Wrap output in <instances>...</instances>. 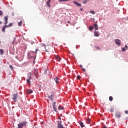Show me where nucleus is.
Segmentation results:
<instances>
[{
  "instance_id": "obj_25",
  "label": "nucleus",
  "mask_w": 128,
  "mask_h": 128,
  "mask_svg": "<svg viewBox=\"0 0 128 128\" xmlns=\"http://www.w3.org/2000/svg\"><path fill=\"white\" fill-rule=\"evenodd\" d=\"M30 80H32L30 79L27 80V82L28 84H30Z\"/></svg>"
},
{
  "instance_id": "obj_13",
  "label": "nucleus",
  "mask_w": 128,
  "mask_h": 128,
  "mask_svg": "<svg viewBox=\"0 0 128 128\" xmlns=\"http://www.w3.org/2000/svg\"><path fill=\"white\" fill-rule=\"evenodd\" d=\"M74 4H76V6H80V3H78L76 1L74 2Z\"/></svg>"
},
{
  "instance_id": "obj_31",
  "label": "nucleus",
  "mask_w": 128,
  "mask_h": 128,
  "mask_svg": "<svg viewBox=\"0 0 128 128\" xmlns=\"http://www.w3.org/2000/svg\"><path fill=\"white\" fill-rule=\"evenodd\" d=\"M77 78H78V80H80V76H77Z\"/></svg>"
},
{
  "instance_id": "obj_14",
  "label": "nucleus",
  "mask_w": 128,
  "mask_h": 128,
  "mask_svg": "<svg viewBox=\"0 0 128 128\" xmlns=\"http://www.w3.org/2000/svg\"><path fill=\"white\" fill-rule=\"evenodd\" d=\"M81 128H86L85 124L82 122H81Z\"/></svg>"
},
{
  "instance_id": "obj_37",
  "label": "nucleus",
  "mask_w": 128,
  "mask_h": 128,
  "mask_svg": "<svg viewBox=\"0 0 128 128\" xmlns=\"http://www.w3.org/2000/svg\"><path fill=\"white\" fill-rule=\"evenodd\" d=\"M96 48L97 49V50H100V47H96Z\"/></svg>"
},
{
  "instance_id": "obj_48",
  "label": "nucleus",
  "mask_w": 128,
  "mask_h": 128,
  "mask_svg": "<svg viewBox=\"0 0 128 128\" xmlns=\"http://www.w3.org/2000/svg\"><path fill=\"white\" fill-rule=\"evenodd\" d=\"M2 43V42L0 41V44H1Z\"/></svg>"
},
{
  "instance_id": "obj_9",
  "label": "nucleus",
  "mask_w": 128,
  "mask_h": 128,
  "mask_svg": "<svg viewBox=\"0 0 128 128\" xmlns=\"http://www.w3.org/2000/svg\"><path fill=\"white\" fill-rule=\"evenodd\" d=\"M94 28L95 29V32H96V30H98V24H94Z\"/></svg>"
},
{
  "instance_id": "obj_28",
  "label": "nucleus",
  "mask_w": 128,
  "mask_h": 128,
  "mask_svg": "<svg viewBox=\"0 0 128 128\" xmlns=\"http://www.w3.org/2000/svg\"><path fill=\"white\" fill-rule=\"evenodd\" d=\"M58 109L60 110H64V108L63 107H59Z\"/></svg>"
},
{
  "instance_id": "obj_46",
  "label": "nucleus",
  "mask_w": 128,
  "mask_h": 128,
  "mask_svg": "<svg viewBox=\"0 0 128 128\" xmlns=\"http://www.w3.org/2000/svg\"><path fill=\"white\" fill-rule=\"evenodd\" d=\"M68 24H70V22H68Z\"/></svg>"
},
{
  "instance_id": "obj_19",
  "label": "nucleus",
  "mask_w": 128,
  "mask_h": 128,
  "mask_svg": "<svg viewBox=\"0 0 128 128\" xmlns=\"http://www.w3.org/2000/svg\"><path fill=\"white\" fill-rule=\"evenodd\" d=\"M56 60H58L59 62H60V60H62L58 56H56Z\"/></svg>"
},
{
  "instance_id": "obj_8",
  "label": "nucleus",
  "mask_w": 128,
  "mask_h": 128,
  "mask_svg": "<svg viewBox=\"0 0 128 128\" xmlns=\"http://www.w3.org/2000/svg\"><path fill=\"white\" fill-rule=\"evenodd\" d=\"M50 2H52L51 0H48L46 4L47 6L49 8H50Z\"/></svg>"
},
{
  "instance_id": "obj_27",
  "label": "nucleus",
  "mask_w": 128,
  "mask_h": 128,
  "mask_svg": "<svg viewBox=\"0 0 128 128\" xmlns=\"http://www.w3.org/2000/svg\"><path fill=\"white\" fill-rule=\"evenodd\" d=\"M10 68H11V70H14V67H12V65L10 66Z\"/></svg>"
},
{
  "instance_id": "obj_35",
  "label": "nucleus",
  "mask_w": 128,
  "mask_h": 128,
  "mask_svg": "<svg viewBox=\"0 0 128 128\" xmlns=\"http://www.w3.org/2000/svg\"><path fill=\"white\" fill-rule=\"evenodd\" d=\"M82 70L84 71V72H86V69H85V68H83Z\"/></svg>"
},
{
  "instance_id": "obj_47",
  "label": "nucleus",
  "mask_w": 128,
  "mask_h": 128,
  "mask_svg": "<svg viewBox=\"0 0 128 128\" xmlns=\"http://www.w3.org/2000/svg\"><path fill=\"white\" fill-rule=\"evenodd\" d=\"M82 65H81V68H82Z\"/></svg>"
},
{
  "instance_id": "obj_30",
  "label": "nucleus",
  "mask_w": 128,
  "mask_h": 128,
  "mask_svg": "<svg viewBox=\"0 0 128 128\" xmlns=\"http://www.w3.org/2000/svg\"><path fill=\"white\" fill-rule=\"evenodd\" d=\"M110 112H114V108H110Z\"/></svg>"
},
{
  "instance_id": "obj_36",
  "label": "nucleus",
  "mask_w": 128,
  "mask_h": 128,
  "mask_svg": "<svg viewBox=\"0 0 128 128\" xmlns=\"http://www.w3.org/2000/svg\"><path fill=\"white\" fill-rule=\"evenodd\" d=\"M59 2H64V0H60Z\"/></svg>"
},
{
  "instance_id": "obj_44",
  "label": "nucleus",
  "mask_w": 128,
  "mask_h": 128,
  "mask_svg": "<svg viewBox=\"0 0 128 128\" xmlns=\"http://www.w3.org/2000/svg\"><path fill=\"white\" fill-rule=\"evenodd\" d=\"M79 122V124H80V122Z\"/></svg>"
},
{
  "instance_id": "obj_5",
  "label": "nucleus",
  "mask_w": 128,
  "mask_h": 128,
  "mask_svg": "<svg viewBox=\"0 0 128 128\" xmlns=\"http://www.w3.org/2000/svg\"><path fill=\"white\" fill-rule=\"evenodd\" d=\"M56 102H54L52 104L53 108L56 112H58V109H56Z\"/></svg>"
},
{
  "instance_id": "obj_21",
  "label": "nucleus",
  "mask_w": 128,
  "mask_h": 128,
  "mask_svg": "<svg viewBox=\"0 0 128 128\" xmlns=\"http://www.w3.org/2000/svg\"><path fill=\"white\" fill-rule=\"evenodd\" d=\"M13 24L12 23H10V24H9L8 26H7V28H12V26Z\"/></svg>"
},
{
  "instance_id": "obj_12",
  "label": "nucleus",
  "mask_w": 128,
  "mask_h": 128,
  "mask_svg": "<svg viewBox=\"0 0 128 128\" xmlns=\"http://www.w3.org/2000/svg\"><path fill=\"white\" fill-rule=\"evenodd\" d=\"M94 34V36H96V37H99L100 36V34L97 31L95 32Z\"/></svg>"
},
{
  "instance_id": "obj_4",
  "label": "nucleus",
  "mask_w": 128,
  "mask_h": 128,
  "mask_svg": "<svg viewBox=\"0 0 128 128\" xmlns=\"http://www.w3.org/2000/svg\"><path fill=\"white\" fill-rule=\"evenodd\" d=\"M14 98H13V100L14 101V102H16V100H18V94H14L13 96Z\"/></svg>"
},
{
  "instance_id": "obj_45",
  "label": "nucleus",
  "mask_w": 128,
  "mask_h": 128,
  "mask_svg": "<svg viewBox=\"0 0 128 128\" xmlns=\"http://www.w3.org/2000/svg\"><path fill=\"white\" fill-rule=\"evenodd\" d=\"M82 10H83V9H82V8H81V11H82Z\"/></svg>"
},
{
  "instance_id": "obj_22",
  "label": "nucleus",
  "mask_w": 128,
  "mask_h": 128,
  "mask_svg": "<svg viewBox=\"0 0 128 128\" xmlns=\"http://www.w3.org/2000/svg\"><path fill=\"white\" fill-rule=\"evenodd\" d=\"M0 53L1 55L2 56V54H4V50H2L0 49Z\"/></svg>"
},
{
  "instance_id": "obj_7",
  "label": "nucleus",
  "mask_w": 128,
  "mask_h": 128,
  "mask_svg": "<svg viewBox=\"0 0 128 128\" xmlns=\"http://www.w3.org/2000/svg\"><path fill=\"white\" fill-rule=\"evenodd\" d=\"M115 42L117 45H121L122 41L119 39H116V40H115Z\"/></svg>"
},
{
  "instance_id": "obj_43",
  "label": "nucleus",
  "mask_w": 128,
  "mask_h": 128,
  "mask_svg": "<svg viewBox=\"0 0 128 128\" xmlns=\"http://www.w3.org/2000/svg\"><path fill=\"white\" fill-rule=\"evenodd\" d=\"M59 120H62V118H60V117H59Z\"/></svg>"
},
{
  "instance_id": "obj_41",
  "label": "nucleus",
  "mask_w": 128,
  "mask_h": 128,
  "mask_svg": "<svg viewBox=\"0 0 128 128\" xmlns=\"http://www.w3.org/2000/svg\"><path fill=\"white\" fill-rule=\"evenodd\" d=\"M1 24H2V22H0V26Z\"/></svg>"
},
{
  "instance_id": "obj_34",
  "label": "nucleus",
  "mask_w": 128,
  "mask_h": 128,
  "mask_svg": "<svg viewBox=\"0 0 128 128\" xmlns=\"http://www.w3.org/2000/svg\"><path fill=\"white\" fill-rule=\"evenodd\" d=\"M40 50H38V49L36 50V54H38V52Z\"/></svg>"
},
{
  "instance_id": "obj_16",
  "label": "nucleus",
  "mask_w": 128,
  "mask_h": 128,
  "mask_svg": "<svg viewBox=\"0 0 128 128\" xmlns=\"http://www.w3.org/2000/svg\"><path fill=\"white\" fill-rule=\"evenodd\" d=\"M27 94H32V90H27Z\"/></svg>"
},
{
  "instance_id": "obj_42",
  "label": "nucleus",
  "mask_w": 128,
  "mask_h": 128,
  "mask_svg": "<svg viewBox=\"0 0 128 128\" xmlns=\"http://www.w3.org/2000/svg\"><path fill=\"white\" fill-rule=\"evenodd\" d=\"M70 0H64V2H68Z\"/></svg>"
},
{
  "instance_id": "obj_1",
  "label": "nucleus",
  "mask_w": 128,
  "mask_h": 128,
  "mask_svg": "<svg viewBox=\"0 0 128 128\" xmlns=\"http://www.w3.org/2000/svg\"><path fill=\"white\" fill-rule=\"evenodd\" d=\"M28 124V122H20L18 124V128H22Z\"/></svg>"
},
{
  "instance_id": "obj_10",
  "label": "nucleus",
  "mask_w": 128,
  "mask_h": 128,
  "mask_svg": "<svg viewBox=\"0 0 128 128\" xmlns=\"http://www.w3.org/2000/svg\"><path fill=\"white\" fill-rule=\"evenodd\" d=\"M54 80L57 84H60V81L58 80H59L58 77H56V78H54Z\"/></svg>"
},
{
  "instance_id": "obj_17",
  "label": "nucleus",
  "mask_w": 128,
  "mask_h": 128,
  "mask_svg": "<svg viewBox=\"0 0 128 128\" xmlns=\"http://www.w3.org/2000/svg\"><path fill=\"white\" fill-rule=\"evenodd\" d=\"M53 96H48V98H50V100H52V102H54V99H52Z\"/></svg>"
},
{
  "instance_id": "obj_11",
  "label": "nucleus",
  "mask_w": 128,
  "mask_h": 128,
  "mask_svg": "<svg viewBox=\"0 0 128 128\" xmlns=\"http://www.w3.org/2000/svg\"><path fill=\"white\" fill-rule=\"evenodd\" d=\"M6 28H8V26L7 25H5L2 29V32H6Z\"/></svg>"
},
{
  "instance_id": "obj_6",
  "label": "nucleus",
  "mask_w": 128,
  "mask_h": 128,
  "mask_svg": "<svg viewBox=\"0 0 128 128\" xmlns=\"http://www.w3.org/2000/svg\"><path fill=\"white\" fill-rule=\"evenodd\" d=\"M4 18V20H5L4 24H5V26H7L8 22V16H5Z\"/></svg>"
},
{
  "instance_id": "obj_40",
  "label": "nucleus",
  "mask_w": 128,
  "mask_h": 128,
  "mask_svg": "<svg viewBox=\"0 0 128 128\" xmlns=\"http://www.w3.org/2000/svg\"><path fill=\"white\" fill-rule=\"evenodd\" d=\"M103 128H108L107 126H104L103 127Z\"/></svg>"
},
{
  "instance_id": "obj_15",
  "label": "nucleus",
  "mask_w": 128,
  "mask_h": 128,
  "mask_svg": "<svg viewBox=\"0 0 128 128\" xmlns=\"http://www.w3.org/2000/svg\"><path fill=\"white\" fill-rule=\"evenodd\" d=\"M28 80H32V73H29L28 74Z\"/></svg>"
},
{
  "instance_id": "obj_20",
  "label": "nucleus",
  "mask_w": 128,
  "mask_h": 128,
  "mask_svg": "<svg viewBox=\"0 0 128 128\" xmlns=\"http://www.w3.org/2000/svg\"><path fill=\"white\" fill-rule=\"evenodd\" d=\"M18 24L20 26H22V21H20V22H19Z\"/></svg>"
},
{
  "instance_id": "obj_2",
  "label": "nucleus",
  "mask_w": 128,
  "mask_h": 128,
  "mask_svg": "<svg viewBox=\"0 0 128 128\" xmlns=\"http://www.w3.org/2000/svg\"><path fill=\"white\" fill-rule=\"evenodd\" d=\"M62 121H58V128H64V126H62Z\"/></svg>"
},
{
  "instance_id": "obj_24",
  "label": "nucleus",
  "mask_w": 128,
  "mask_h": 128,
  "mask_svg": "<svg viewBox=\"0 0 128 128\" xmlns=\"http://www.w3.org/2000/svg\"><path fill=\"white\" fill-rule=\"evenodd\" d=\"M4 16V12H2V11L0 10V16Z\"/></svg>"
},
{
  "instance_id": "obj_3",
  "label": "nucleus",
  "mask_w": 128,
  "mask_h": 128,
  "mask_svg": "<svg viewBox=\"0 0 128 128\" xmlns=\"http://www.w3.org/2000/svg\"><path fill=\"white\" fill-rule=\"evenodd\" d=\"M115 116L116 118H120L122 116V114H120V112H117L116 113V114H115Z\"/></svg>"
},
{
  "instance_id": "obj_26",
  "label": "nucleus",
  "mask_w": 128,
  "mask_h": 128,
  "mask_svg": "<svg viewBox=\"0 0 128 128\" xmlns=\"http://www.w3.org/2000/svg\"><path fill=\"white\" fill-rule=\"evenodd\" d=\"M90 13L93 14L94 15L96 14V12H94V11H90Z\"/></svg>"
},
{
  "instance_id": "obj_23",
  "label": "nucleus",
  "mask_w": 128,
  "mask_h": 128,
  "mask_svg": "<svg viewBox=\"0 0 128 128\" xmlns=\"http://www.w3.org/2000/svg\"><path fill=\"white\" fill-rule=\"evenodd\" d=\"M94 27L92 26H90V27H89V30H90V31H92Z\"/></svg>"
},
{
  "instance_id": "obj_32",
  "label": "nucleus",
  "mask_w": 128,
  "mask_h": 128,
  "mask_svg": "<svg viewBox=\"0 0 128 128\" xmlns=\"http://www.w3.org/2000/svg\"><path fill=\"white\" fill-rule=\"evenodd\" d=\"M122 51H123V52L126 51V48H122Z\"/></svg>"
},
{
  "instance_id": "obj_33",
  "label": "nucleus",
  "mask_w": 128,
  "mask_h": 128,
  "mask_svg": "<svg viewBox=\"0 0 128 128\" xmlns=\"http://www.w3.org/2000/svg\"><path fill=\"white\" fill-rule=\"evenodd\" d=\"M87 122H88V124H90V120H87Z\"/></svg>"
},
{
  "instance_id": "obj_39",
  "label": "nucleus",
  "mask_w": 128,
  "mask_h": 128,
  "mask_svg": "<svg viewBox=\"0 0 128 128\" xmlns=\"http://www.w3.org/2000/svg\"><path fill=\"white\" fill-rule=\"evenodd\" d=\"M125 48H127V49H128V45H126Z\"/></svg>"
},
{
  "instance_id": "obj_18",
  "label": "nucleus",
  "mask_w": 128,
  "mask_h": 128,
  "mask_svg": "<svg viewBox=\"0 0 128 128\" xmlns=\"http://www.w3.org/2000/svg\"><path fill=\"white\" fill-rule=\"evenodd\" d=\"M109 100H110V102H113V100H114V98H113L112 96H110L109 97Z\"/></svg>"
},
{
  "instance_id": "obj_29",
  "label": "nucleus",
  "mask_w": 128,
  "mask_h": 128,
  "mask_svg": "<svg viewBox=\"0 0 128 128\" xmlns=\"http://www.w3.org/2000/svg\"><path fill=\"white\" fill-rule=\"evenodd\" d=\"M87 2H88V0H85V1H84V2H83V3H84V4H86V3H87Z\"/></svg>"
},
{
  "instance_id": "obj_38",
  "label": "nucleus",
  "mask_w": 128,
  "mask_h": 128,
  "mask_svg": "<svg viewBox=\"0 0 128 128\" xmlns=\"http://www.w3.org/2000/svg\"><path fill=\"white\" fill-rule=\"evenodd\" d=\"M126 112V114H128V111H126V112Z\"/></svg>"
}]
</instances>
